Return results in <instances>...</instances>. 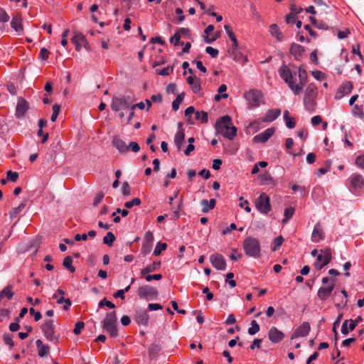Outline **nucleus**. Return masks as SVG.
<instances>
[{"instance_id":"obj_1","label":"nucleus","mask_w":364,"mask_h":364,"mask_svg":"<svg viewBox=\"0 0 364 364\" xmlns=\"http://www.w3.org/2000/svg\"><path fill=\"white\" fill-rule=\"evenodd\" d=\"M279 74L282 79L288 85L290 90L294 92L295 95L301 93V86L296 85V66L293 64L289 65H282L279 68Z\"/></svg>"},{"instance_id":"obj_2","label":"nucleus","mask_w":364,"mask_h":364,"mask_svg":"<svg viewBox=\"0 0 364 364\" xmlns=\"http://www.w3.org/2000/svg\"><path fill=\"white\" fill-rule=\"evenodd\" d=\"M215 129L219 134L230 140L235 138L237 132V127L232 124L231 117L228 115L223 116L217 120Z\"/></svg>"},{"instance_id":"obj_3","label":"nucleus","mask_w":364,"mask_h":364,"mask_svg":"<svg viewBox=\"0 0 364 364\" xmlns=\"http://www.w3.org/2000/svg\"><path fill=\"white\" fill-rule=\"evenodd\" d=\"M243 250L248 257H259L260 256V242L259 240L253 237H246L242 244Z\"/></svg>"},{"instance_id":"obj_4","label":"nucleus","mask_w":364,"mask_h":364,"mask_svg":"<svg viewBox=\"0 0 364 364\" xmlns=\"http://www.w3.org/2000/svg\"><path fill=\"white\" fill-rule=\"evenodd\" d=\"M117 314L116 311H110L106 314L102 321V328L107 331L112 338H117L119 335L117 328Z\"/></svg>"},{"instance_id":"obj_5","label":"nucleus","mask_w":364,"mask_h":364,"mask_svg":"<svg viewBox=\"0 0 364 364\" xmlns=\"http://www.w3.org/2000/svg\"><path fill=\"white\" fill-rule=\"evenodd\" d=\"M132 102H134V100L130 96H113L110 107L113 112H117L123 109H129Z\"/></svg>"},{"instance_id":"obj_6","label":"nucleus","mask_w":364,"mask_h":364,"mask_svg":"<svg viewBox=\"0 0 364 364\" xmlns=\"http://www.w3.org/2000/svg\"><path fill=\"white\" fill-rule=\"evenodd\" d=\"M245 98L248 102L250 109L258 107L263 102V95L261 91L251 90L245 94Z\"/></svg>"},{"instance_id":"obj_7","label":"nucleus","mask_w":364,"mask_h":364,"mask_svg":"<svg viewBox=\"0 0 364 364\" xmlns=\"http://www.w3.org/2000/svg\"><path fill=\"white\" fill-rule=\"evenodd\" d=\"M41 330L44 336L51 342L56 343L58 341L59 336L55 334L53 320L49 319L45 321L41 326Z\"/></svg>"},{"instance_id":"obj_8","label":"nucleus","mask_w":364,"mask_h":364,"mask_svg":"<svg viewBox=\"0 0 364 364\" xmlns=\"http://www.w3.org/2000/svg\"><path fill=\"white\" fill-rule=\"evenodd\" d=\"M137 294L140 299H144L147 301L156 299L159 294L157 289L149 285L140 287Z\"/></svg>"},{"instance_id":"obj_9","label":"nucleus","mask_w":364,"mask_h":364,"mask_svg":"<svg viewBox=\"0 0 364 364\" xmlns=\"http://www.w3.org/2000/svg\"><path fill=\"white\" fill-rule=\"evenodd\" d=\"M255 206L260 213L267 214L271 210L269 197L264 193H261L255 200Z\"/></svg>"},{"instance_id":"obj_10","label":"nucleus","mask_w":364,"mask_h":364,"mask_svg":"<svg viewBox=\"0 0 364 364\" xmlns=\"http://www.w3.org/2000/svg\"><path fill=\"white\" fill-rule=\"evenodd\" d=\"M335 282V279H332L331 282L327 286H322L318 289L317 296L321 300L325 301L331 296L334 289Z\"/></svg>"},{"instance_id":"obj_11","label":"nucleus","mask_w":364,"mask_h":364,"mask_svg":"<svg viewBox=\"0 0 364 364\" xmlns=\"http://www.w3.org/2000/svg\"><path fill=\"white\" fill-rule=\"evenodd\" d=\"M210 261L213 267L218 270H225L226 268L225 259L220 254H213L210 255Z\"/></svg>"},{"instance_id":"obj_12","label":"nucleus","mask_w":364,"mask_h":364,"mask_svg":"<svg viewBox=\"0 0 364 364\" xmlns=\"http://www.w3.org/2000/svg\"><path fill=\"white\" fill-rule=\"evenodd\" d=\"M311 330L310 324L308 322H303L301 325L297 327L291 336V339H295L299 337L306 336Z\"/></svg>"},{"instance_id":"obj_13","label":"nucleus","mask_w":364,"mask_h":364,"mask_svg":"<svg viewBox=\"0 0 364 364\" xmlns=\"http://www.w3.org/2000/svg\"><path fill=\"white\" fill-rule=\"evenodd\" d=\"M28 109V102L22 98L18 97L17 101V105L16 108V116L17 118H23L26 114V112Z\"/></svg>"},{"instance_id":"obj_14","label":"nucleus","mask_w":364,"mask_h":364,"mask_svg":"<svg viewBox=\"0 0 364 364\" xmlns=\"http://www.w3.org/2000/svg\"><path fill=\"white\" fill-rule=\"evenodd\" d=\"M275 132L274 127L268 128L264 132L256 135L253 138V141L257 143L266 142Z\"/></svg>"},{"instance_id":"obj_15","label":"nucleus","mask_w":364,"mask_h":364,"mask_svg":"<svg viewBox=\"0 0 364 364\" xmlns=\"http://www.w3.org/2000/svg\"><path fill=\"white\" fill-rule=\"evenodd\" d=\"M269 339L274 343H279L284 338V334L276 327H272L268 332Z\"/></svg>"},{"instance_id":"obj_16","label":"nucleus","mask_w":364,"mask_h":364,"mask_svg":"<svg viewBox=\"0 0 364 364\" xmlns=\"http://www.w3.org/2000/svg\"><path fill=\"white\" fill-rule=\"evenodd\" d=\"M72 42L75 44V50L80 51L82 45L87 43L85 36L77 31H74V36L72 38Z\"/></svg>"},{"instance_id":"obj_17","label":"nucleus","mask_w":364,"mask_h":364,"mask_svg":"<svg viewBox=\"0 0 364 364\" xmlns=\"http://www.w3.org/2000/svg\"><path fill=\"white\" fill-rule=\"evenodd\" d=\"M11 26L18 33L22 32L23 31V27L22 25V16L21 14L16 13L13 16L11 21Z\"/></svg>"},{"instance_id":"obj_18","label":"nucleus","mask_w":364,"mask_h":364,"mask_svg":"<svg viewBox=\"0 0 364 364\" xmlns=\"http://www.w3.org/2000/svg\"><path fill=\"white\" fill-rule=\"evenodd\" d=\"M353 89V85L350 82H347L340 87L335 95V98L338 100L342 98L345 95L348 94Z\"/></svg>"},{"instance_id":"obj_19","label":"nucleus","mask_w":364,"mask_h":364,"mask_svg":"<svg viewBox=\"0 0 364 364\" xmlns=\"http://www.w3.org/2000/svg\"><path fill=\"white\" fill-rule=\"evenodd\" d=\"M351 186L354 190L361 189L364 186V179L361 175L355 173L350 177Z\"/></svg>"},{"instance_id":"obj_20","label":"nucleus","mask_w":364,"mask_h":364,"mask_svg":"<svg viewBox=\"0 0 364 364\" xmlns=\"http://www.w3.org/2000/svg\"><path fill=\"white\" fill-rule=\"evenodd\" d=\"M134 320L139 325L146 326L149 320V315L144 310L137 311L134 316Z\"/></svg>"},{"instance_id":"obj_21","label":"nucleus","mask_w":364,"mask_h":364,"mask_svg":"<svg viewBox=\"0 0 364 364\" xmlns=\"http://www.w3.org/2000/svg\"><path fill=\"white\" fill-rule=\"evenodd\" d=\"M36 347L38 349V355L41 358L47 356L50 353V347L48 345L43 344V341L38 339L36 341Z\"/></svg>"},{"instance_id":"obj_22","label":"nucleus","mask_w":364,"mask_h":364,"mask_svg":"<svg viewBox=\"0 0 364 364\" xmlns=\"http://www.w3.org/2000/svg\"><path fill=\"white\" fill-rule=\"evenodd\" d=\"M281 114L279 109H269L264 117L262 119L264 122H272L276 119Z\"/></svg>"},{"instance_id":"obj_23","label":"nucleus","mask_w":364,"mask_h":364,"mask_svg":"<svg viewBox=\"0 0 364 364\" xmlns=\"http://www.w3.org/2000/svg\"><path fill=\"white\" fill-rule=\"evenodd\" d=\"M323 230L320 223H316L311 234V240L314 242H318L323 239Z\"/></svg>"},{"instance_id":"obj_24","label":"nucleus","mask_w":364,"mask_h":364,"mask_svg":"<svg viewBox=\"0 0 364 364\" xmlns=\"http://www.w3.org/2000/svg\"><path fill=\"white\" fill-rule=\"evenodd\" d=\"M112 144L122 154L126 153L129 150L128 145L118 136L114 137Z\"/></svg>"},{"instance_id":"obj_25","label":"nucleus","mask_w":364,"mask_h":364,"mask_svg":"<svg viewBox=\"0 0 364 364\" xmlns=\"http://www.w3.org/2000/svg\"><path fill=\"white\" fill-rule=\"evenodd\" d=\"M200 205H202V212L203 213H206L215 207L216 200L214 198H212L210 200L203 199L200 201Z\"/></svg>"},{"instance_id":"obj_26","label":"nucleus","mask_w":364,"mask_h":364,"mask_svg":"<svg viewBox=\"0 0 364 364\" xmlns=\"http://www.w3.org/2000/svg\"><path fill=\"white\" fill-rule=\"evenodd\" d=\"M185 140V132L183 129H181L177 132L174 136V144L178 150H181Z\"/></svg>"},{"instance_id":"obj_27","label":"nucleus","mask_w":364,"mask_h":364,"mask_svg":"<svg viewBox=\"0 0 364 364\" xmlns=\"http://www.w3.org/2000/svg\"><path fill=\"white\" fill-rule=\"evenodd\" d=\"M304 52V48L299 44L293 43L290 48V53L295 57L296 60H298Z\"/></svg>"},{"instance_id":"obj_28","label":"nucleus","mask_w":364,"mask_h":364,"mask_svg":"<svg viewBox=\"0 0 364 364\" xmlns=\"http://www.w3.org/2000/svg\"><path fill=\"white\" fill-rule=\"evenodd\" d=\"M225 30L228 37L230 38V39L232 42V48L234 50L237 49V48H238V41H237V40L236 38V36H235V34L233 33V32H232V31L231 29V26L230 25H228V24L225 25Z\"/></svg>"},{"instance_id":"obj_29","label":"nucleus","mask_w":364,"mask_h":364,"mask_svg":"<svg viewBox=\"0 0 364 364\" xmlns=\"http://www.w3.org/2000/svg\"><path fill=\"white\" fill-rule=\"evenodd\" d=\"M316 97H304V105L306 110L314 111L316 108Z\"/></svg>"},{"instance_id":"obj_30","label":"nucleus","mask_w":364,"mask_h":364,"mask_svg":"<svg viewBox=\"0 0 364 364\" xmlns=\"http://www.w3.org/2000/svg\"><path fill=\"white\" fill-rule=\"evenodd\" d=\"M269 32L270 34L275 37L277 41H282L283 40L284 36L282 33L280 31L278 26L277 24H271L269 26Z\"/></svg>"},{"instance_id":"obj_31","label":"nucleus","mask_w":364,"mask_h":364,"mask_svg":"<svg viewBox=\"0 0 364 364\" xmlns=\"http://www.w3.org/2000/svg\"><path fill=\"white\" fill-rule=\"evenodd\" d=\"M298 75H299V83L296 84V85L301 86V92L303 90L304 85L307 80L308 75H307V73H306V70L301 67L299 68Z\"/></svg>"},{"instance_id":"obj_32","label":"nucleus","mask_w":364,"mask_h":364,"mask_svg":"<svg viewBox=\"0 0 364 364\" xmlns=\"http://www.w3.org/2000/svg\"><path fill=\"white\" fill-rule=\"evenodd\" d=\"M305 97H316L317 96V87L314 83H310L306 88Z\"/></svg>"},{"instance_id":"obj_33","label":"nucleus","mask_w":364,"mask_h":364,"mask_svg":"<svg viewBox=\"0 0 364 364\" xmlns=\"http://www.w3.org/2000/svg\"><path fill=\"white\" fill-rule=\"evenodd\" d=\"M14 296V292L12 291V286L8 285L5 288H4L0 291V297L3 299L4 298H6L10 300Z\"/></svg>"},{"instance_id":"obj_34","label":"nucleus","mask_w":364,"mask_h":364,"mask_svg":"<svg viewBox=\"0 0 364 364\" xmlns=\"http://www.w3.org/2000/svg\"><path fill=\"white\" fill-rule=\"evenodd\" d=\"M73 258L70 256H67L64 258L63 265L65 268L73 273L75 271V268L73 266Z\"/></svg>"},{"instance_id":"obj_35","label":"nucleus","mask_w":364,"mask_h":364,"mask_svg":"<svg viewBox=\"0 0 364 364\" xmlns=\"http://www.w3.org/2000/svg\"><path fill=\"white\" fill-rule=\"evenodd\" d=\"M26 205V201L22 202L18 207L13 208L9 212L10 218H14L17 215L21 213Z\"/></svg>"},{"instance_id":"obj_36","label":"nucleus","mask_w":364,"mask_h":364,"mask_svg":"<svg viewBox=\"0 0 364 364\" xmlns=\"http://www.w3.org/2000/svg\"><path fill=\"white\" fill-rule=\"evenodd\" d=\"M328 255L329 256V259L330 261L331 260V251L330 249L328 248H326L325 250H321V253L319 255H318L317 256V259L316 261L321 262V263H323V262L324 261L325 259V257Z\"/></svg>"},{"instance_id":"obj_37","label":"nucleus","mask_w":364,"mask_h":364,"mask_svg":"<svg viewBox=\"0 0 364 364\" xmlns=\"http://www.w3.org/2000/svg\"><path fill=\"white\" fill-rule=\"evenodd\" d=\"M185 97V93L182 92L177 95L176 98L172 102V108L174 111H177L179 109V106L183 102Z\"/></svg>"},{"instance_id":"obj_38","label":"nucleus","mask_w":364,"mask_h":364,"mask_svg":"<svg viewBox=\"0 0 364 364\" xmlns=\"http://www.w3.org/2000/svg\"><path fill=\"white\" fill-rule=\"evenodd\" d=\"M116 237L112 232H108L106 236L103 238V243L109 247L112 246L113 242L115 241Z\"/></svg>"},{"instance_id":"obj_39","label":"nucleus","mask_w":364,"mask_h":364,"mask_svg":"<svg viewBox=\"0 0 364 364\" xmlns=\"http://www.w3.org/2000/svg\"><path fill=\"white\" fill-rule=\"evenodd\" d=\"M294 213V208L292 207L287 208L284 210V218L282 220L283 223H287L291 218Z\"/></svg>"},{"instance_id":"obj_40","label":"nucleus","mask_w":364,"mask_h":364,"mask_svg":"<svg viewBox=\"0 0 364 364\" xmlns=\"http://www.w3.org/2000/svg\"><path fill=\"white\" fill-rule=\"evenodd\" d=\"M196 119L200 120L201 123H207L208 120V113L206 112H196Z\"/></svg>"},{"instance_id":"obj_41","label":"nucleus","mask_w":364,"mask_h":364,"mask_svg":"<svg viewBox=\"0 0 364 364\" xmlns=\"http://www.w3.org/2000/svg\"><path fill=\"white\" fill-rule=\"evenodd\" d=\"M167 248V244L164 242H157L155 249L154 250V255L155 256H159L161 255L163 250H165Z\"/></svg>"},{"instance_id":"obj_42","label":"nucleus","mask_w":364,"mask_h":364,"mask_svg":"<svg viewBox=\"0 0 364 364\" xmlns=\"http://www.w3.org/2000/svg\"><path fill=\"white\" fill-rule=\"evenodd\" d=\"M160 347L156 344H152L149 348V354L151 358H155L160 351Z\"/></svg>"},{"instance_id":"obj_43","label":"nucleus","mask_w":364,"mask_h":364,"mask_svg":"<svg viewBox=\"0 0 364 364\" xmlns=\"http://www.w3.org/2000/svg\"><path fill=\"white\" fill-rule=\"evenodd\" d=\"M65 303V305L63 306V309L67 311L70 309V306L72 305V302L70 301V299H65L63 297V296H62L61 297L58 298L57 299V304H62Z\"/></svg>"},{"instance_id":"obj_44","label":"nucleus","mask_w":364,"mask_h":364,"mask_svg":"<svg viewBox=\"0 0 364 364\" xmlns=\"http://www.w3.org/2000/svg\"><path fill=\"white\" fill-rule=\"evenodd\" d=\"M259 331V326L255 320L252 321L251 327L248 328L250 335H255Z\"/></svg>"},{"instance_id":"obj_45","label":"nucleus","mask_w":364,"mask_h":364,"mask_svg":"<svg viewBox=\"0 0 364 364\" xmlns=\"http://www.w3.org/2000/svg\"><path fill=\"white\" fill-rule=\"evenodd\" d=\"M60 109V105L55 103L53 105V114L50 117V120L54 122L56 121V119L59 114Z\"/></svg>"},{"instance_id":"obj_46","label":"nucleus","mask_w":364,"mask_h":364,"mask_svg":"<svg viewBox=\"0 0 364 364\" xmlns=\"http://www.w3.org/2000/svg\"><path fill=\"white\" fill-rule=\"evenodd\" d=\"M141 201L140 198H135L132 199L130 201L126 202L124 203V207L127 209H130V208H132L134 205H139L141 204Z\"/></svg>"},{"instance_id":"obj_47","label":"nucleus","mask_w":364,"mask_h":364,"mask_svg":"<svg viewBox=\"0 0 364 364\" xmlns=\"http://www.w3.org/2000/svg\"><path fill=\"white\" fill-rule=\"evenodd\" d=\"M181 35L179 32H176L172 37L170 38V43H173L174 46H178L179 44L183 45L184 43L181 41Z\"/></svg>"},{"instance_id":"obj_48","label":"nucleus","mask_w":364,"mask_h":364,"mask_svg":"<svg viewBox=\"0 0 364 364\" xmlns=\"http://www.w3.org/2000/svg\"><path fill=\"white\" fill-rule=\"evenodd\" d=\"M3 339H4V343L9 346L10 348H13L14 346V341H13V339H12V335L9 333H6L4 334L3 336Z\"/></svg>"},{"instance_id":"obj_49","label":"nucleus","mask_w":364,"mask_h":364,"mask_svg":"<svg viewBox=\"0 0 364 364\" xmlns=\"http://www.w3.org/2000/svg\"><path fill=\"white\" fill-rule=\"evenodd\" d=\"M98 306H99L100 308H102V307H104V306H107V307H109V308H110V309H114V308H115V305H114L112 302H111V301H109L107 300V299H106V298H104L103 299H102V300L99 302V304H98Z\"/></svg>"},{"instance_id":"obj_50","label":"nucleus","mask_w":364,"mask_h":364,"mask_svg":"<svg viewBox=\"0 0 364 364\" xmlns=\"http://www.w3.org/2000/svg\"><path fill=\"white\" fill-rule=\"evenodd\" d=\"M18 176V173L16 171H8L6 173L7 180L12 182L16 181Z\"/></svg>"},{"instance_id":"obj_51","label":"nucleus","mask_w":364,"mask_h":364,"mask_svg":"<svg viewBox=\"0 0 364 364\" xmlns=\"http://www.w3.org/2000/svg\"><path fill=\"white\" fill-rule=\"evenodd\" d=\"M160 267H161V262L157 261V262H154L152 264L147 265L146 267V271H149L151 273V272H153L157 270L158 269H159Z\"/></svg>"},{"instance_id":"obj_52","label":"nucleus","mask_w":364,"mask_h":364,"mask_svg":"<svg viewBox=\"0 0 364 364\" xmlns=\"http://www.w3.org/2000/svg\"><path fill=\"white\" fill-rule=\"evenodd\" d=\"M325 257L326 258H325L324 261L323 262V263H321L318 261H316L314 263V267L316 269H318V270L321 269L324 266L327 265L330 262L329 256L327 255Z\"/></svg>"},{"instance_id":"obj_53","label":"nucleus","mask_w":364,"mask_h":364,"mask_svg":"<svg viewBox=\"0 0 364 364\" xmlns=\"http://www.w3.org/2000/svg\"><path fill=\"white\" fill-rule=\"evenodd\" d=\"M284 238L282 236H278L274 240V247H272V251H276L283 243Z\"/></svg>"},{"instance_id":"obj_54","label":"nucleus","mask_w":364,"mask_h":364,"mask_svg":"<svg viewBox=\"0 0 364 364\" xmlns=\"http://www.w3.org/2000/svg\"><path fill=\"white\" fill-rule=\"evenodd\" d=\"M353 114L354 116L359 117L362 119L364 118V112H363L362 109L358 105L354 106L353 109Z\"/></svg>"},{"instance_id":"obj_55","label":"nucleus","mask_w":364,"mask_h":364,"mask_svg":"<svg viewBox=\"0 0 364 364\" xmlns=\"http://www.w3.org/2000/svg\"><path fill=\"white\" fill-rule=\"evenodd\" d=\"M152 245L153 244L143 242L141 246V252L145 255L149 254L151 250Z\"/></svg>"},{"instance_id":"obj_56","label":"nucleus","mask_w":364,"mask_h":364,"mask_svg":"<svg viewBox=\"0 0 364 364\" xmlns=\"http://www.w3.org/2000/svg\"><path fill=\"white\" fill-rule=\"evenodd\" d=\"M311 74L318 80H323L326 78V75L320 70H314L311 72Z\"/></svg>"},{"instance_id":"obj_57","label":"nucleus","mask_w":364,"mask_h":364,"mask_svg":"<svg viewBox=\"0 0 364 364\" xmlns=\"http://www.w3.org/2000/svg\"><path fill=\"white\" fill-rule=\"evenodd\" d=\"M122 192L124 196H129L131 194V189L128 182L124 181L122 186Z\"/></svg>"},{"instance_id":"obj_58","label":"nucleus","mask_w":364,"mask_h":364,"mask_svg":"<svg viewBox=\"0 0 364 364\" xmlns=\"http://www.w3.org/2000/svg\"><path fill=\"white\" fill-rule=\"evenodd\" d=\"M49 54V50L47 48H43L40 50L39 58L42 60H46L48 58Z\"/></svg>"},{"instance_id":"obj_59","label":"nucleus","mask_w":364,"mask_h":364,"mask_svg":"<svg viewBox=\"0 0 364 364\" xmlns=\"http://www.w3.org/2000/svg\"><path fill=\"white\" fill-rule=\"evenodd\" d=\"M85 323L82 321H78L75 323L73 333L75 335H79L81 333V330L84 328Z\"/></svg>"},{"instance_id":"obj_60","label":"nucleus","mask_w":364,"mask_h":364,"mask_svg":"<svg viewBox=\"0 0 364 364\" xmlns=\"http://www.w3.org/2000/svg\"><path fill=\"white\" fill-rule=\"evenodd\" d=\"M205 51L207 53L211 55L212 58H216L219 53L218 49L214 48L211 46L206 47Z\"/></svg>"},{"instance_id":"obj_61","label":"nucleus","mask_w":364,"mask_h":364,"mask_svg":"<svg viewBox=\"0 0 364 364\" xmlns=\"http://www.w3.org/2000/svg\"><path fill=\"white\" fill-rule=\"evenodd\" d=\"M191 90L194 93H198L200 90H201V85H200V80H196V82H194L191 85Z\"/></svg>"},{"instance_id":"obj_62","label":"nucleus","mask_w":364,"mask_h":364,"mask_svg":"<svg viewBox=\"0 0 364 364\" xmlns=\"http://www.w3.org/2000/svg\"><path fill=\"white\" fill-rule=\"evenodd\" d=\"M9 20V16L4 9H0V22H7Z\"/></svg>"},{"instance_id":"obj_63","label":"nucleus","mask_w":364,"mask_h":364,"mask_svg":"<svg viewBox=\"0 0 364 364\" xmlns=\"http://www.w3.org/2000/svg\"><path fill=\"white\" fill-rule=\"evenodd\" d=\"M251 13L252 14L253 18L260 20L262 18V16L257 11V9L255 5L251 4L250 6Z\"/></svg>"},{"instance_id":"obj_64","label":"nucleus","mask_w":364,"mask_h":364,"mask_svg":"<svg viewBox=\"0 0 364 364\" xmlns=\"http://www.w3.org/2000/svg\"><path fill=\"white\" fill-rule=\"evenodd\" d=\"M104 196L105 195L102 192H99L94 199L93 205L94 206L98 205L102 202V200L104 198Z\"/></svg>"}]
</instances>
